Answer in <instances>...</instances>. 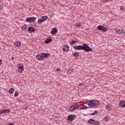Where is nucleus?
Masks as SVG:
<instances>
[{
	"label": "nucleus",
	"mask_w": 125,
	"mask_h": 125,
	"mask_svg": "<svg viewBox=\"0 0 125 125\" xmlns=\"http://www.w3.org/2000/svg\"><path fill=\"white\" fill-rule=\"evenodd\" d=\"M12 59H13V58H12Z\"/></svg>",
	"instance_id": "37"
},
{
	"label": "nucleus",
	"mask_w": 125,
	"mask_h": 125,
	"mask_svg": "<svg viewBox=\"0 0 125 125\" xmlns=\"http://www.w3.org/2000/svg\"><path fill=\"white\" fill-rule=\"evenodd\" d=\"M106 110H112V108L111 107V105L110 104H107L105 107Z\"/></svg>",
	"instance_id": "23"
},
{
	"label": "nucleus",
	"mask_w": 125,
	"mask_h": 125,
	"mask_svg": "<svg viewBox=\"0 0 125 125\" xmlns=\"http://www.w3.org/2000/svg\"><path fill=\"white\" fill-rule=\"evenodd\" d=\"M86 105L91 107V108H95L96 106H98L100 103L99 101L95 99L90 100L86 102Z\"/></svg>",
	"instance_id": "2"
},
{
	"label": "nucleus",
	"mask_w": 125,
	"mask_h": 125,
	"mask_svg": "<svg viewBox=\"0 0 125 125\" xmlns=\"http://www.w3.org/2000/svg\"><path fill=\"white\" fill-rule=\"evenodd\" d=\"M41 19L43 21V22H45V21H46V20L48 19V17H47V16H42Z\"/></svg>",
	"instance_id": "19"
},
{
	"label": "nucleus",
	"mask_w": 125,
	"mask_h": 125,
	"mask_svg": "<svg viewBox=\"0 0 125 125\" xmlns=\"http://www.w3.org/2000/svg\"><path fill=\"white\" fill-rule=\"evenodd\" d=\"M62 50H63L64 52H68V51H69V45H68V44L63 45Z\"/></svg>",
	"instance_id": "10"
},
{
	"label": "nucleus",
	"mask_w": 125,
	"mask_h": 125,
	"mask_svg": "<svg viewBox=\"0 0 125 125\" xmlns=\"http://www.w3.org/2000/svg\"><path fill=\"white\" fill-rule=\"evenodd\" d=\"M18 68L19 73H23V72H24V67H23L22 63H18Z\"/></svg>",
	"instance_id": "6"
},
{
	"label": "nucleus",
	"mask_w": 125,
	"mask_h": 125,
	"mask_svg": "<svg viewBox=\"0 0 125 125\" xmlns=\"http://www.w3.org/2000/svg\"><path fill=\"white\" fill-rule=\"evenodd\" d=\"M104 120L105 123H108V121H110V116H107L104 118Z\"/></svg>",
	"instance_id": "18"
},
{
	"label": "nucleus",
	"mask_w": 125,
	"mask_h": 125,
	"mask_svg": "<svg viewBox=\"0 0 125 125\" xmlns=\"http://www.w3.org/2000/svg\"><path fill=\"white\" fill-rule=\"evenodd\" d=\"M50 54L49 53H42L41 54H38L36 56V58L37 60H40L42 61V60H44L45 58H48V56H50Z\"/></svg>",
	"instance_id": "3"
},
{
	"label": "nucleus",
	"mask_w": 125,
	"mask_h": 125,
	"mask_svg": "<svg viewBox=\"0 0 125 125\" xmlns=\"http://www.w3.org/2000/svg\"><path fill=\"white\" fill-rule=\"evenodd\" d=\"M76 26H77V27H79V28H80L82 26V24H81V23H78L76 24Z\"/></svg>",
	"instance_id": "31"
},
{
	"label": "nucleus",
	"mask_w": 125,
	"mask_h": 125,
	"mask_svg": "<svg viewBox=\"0 0 125 125\" xmlns=\"http://www.w3.org/2000/svg\"><path fill=\"white\" fill-rule=\"evenodd\" d=\"M27 31L29 33V34H32L33 32H35V27L33 26H30L28 29Z\"/></svg>",
	"instance_id": "11"
},
{
	"label": "nucleus",
	"mask_w": 125,
	"mask_h": 125,
	"mask_svg": "<svg viewBox=\"0 0 125 125\" xmlns=\"http://www.w3.org/2000/svg\"><path fill=\"white\" fill-rule=\"evenodd\" d=\"M87 123L88 124H89L90 125H93V124H94V123H95V120L92 119H89L87 121Z\"/></svg>",
	"instance_id": "13"
},
{
	"label": "nucleus",
	"mask_w": 125,
	"mask_h": 125,
	"mask_svg": "<svg viewBox=\"0 0 125 125\" xmlns=\"http://www.w3.org/2000/svg\"><path fill=\"white\" fill-rule=\"evenodd\" d=\"M116 33L118 34V35H122L124 33V30H121V29H118L117 31H116Z\"/></svg>",
	"instance_id": "17"
},
{
	"label": "nucleus",
	"mask_w": 125,
	"mask_h": 125,
	"mask_svg": "<svg viewBox=\"0 0 125 125\" xmlns=\"http://www.w3.org/2000/svg\"><path fill=\"white\" fill-rule=\"evenodd\" d=\"M120 10H123V11H125V6H121Z\"/></svg>",
	"instance_id": "28"
},
{
	"label": "nucleus",
	"mask_w": 125,
	"mask_h": 125,
	"mask_svg": "<svg viewBox=\"0 0 125 125\" xmlns=\"http://www.w3.org/2000/svg\"><path fill=\"white\" fill-rule=\"evenodd\" d=\"M76 42H77V41H72L70 42V44H71V45H73V44H75V43H76Z\"/></svg>",
	"instance_id": "26"
},
{
	"label": "nucleus",
	"mask_w": 125,
	"mask_h": 125,
	"mask_svg": "<svg viewBox=\"0 0 125 125\" xmlns=\"http://www.w3.org/2000/svg\"><path fill=\"white\" fill-rule=\"evenodd\" d=\"M14 90L15 89L13 88H10L9 90V92L10 94H13V93H14Z\"/></svg>",
	"instance_id": "21"
},
{
	"label": "nucleus",
	"mask_w": 125,
	"mask_h": 125,
	"mask_svg": "<svg viewBox=\"0 0 125 125\" xmlns=\"http://www.w3.org/2000/svg\"><path fill=\"white\" fill-rule=\"evenodd\" d=\"M119 104L120 105V107H122V108H125V101H121Z\"/></svg>",
	"instance_id": "15"
},
{
	"label": "nucleus",
	"mask_w": 125,
	"mask_h": 125,
	"mask_svg": "<svg viewBox=\"0 0 125 125\" xmlns=\"http://www.w3.org/2000/svg\"><path fill=\"white\" fill-rule=\"evenodd\" d=\"M1 60H0V65H1Z\"/></svg>",
	"instance_id": "34"
},
{
	"label": "nucleus",
	"mask_w": 125,
	"mask_h": 125,
	"mask_svg": "<svg viewBox=\"0 0 125 125\" xmlns=\"http://www.w3.org/2000/svg\"><path fill=\"white\" fill-rule=\"evenodd\" d=\"M59 70H60V69H59V68L57 69V71H59Z\"/></svg>",
	"instance_id": "35"
},
{
	"label": "nucleus",
	"mask_w": 125,
	"mask_h": 125,
	"mask_svg": "<svg viewBox=\"0 0 125 125\" xmlns=\"http://www.w3.org/2000/svg\"><path fill=\"white\" fill-rule=\"evenodd\" d=\"M26 109H27V107H25V110H26Z\"/></svg>",
	"instance_id": "36"
},
{
	"label": "nucleus",
	"mask_w": 125,
	"mask_h": 125,
	"mask_svg": "<svg viewBox=\"0 0 125 125\" xmlns=\"http://www.w3.org/2000/svg\"><path fill=\"white\" fill-rule=\"evenodd\" d=\"M108 0H103V2H107Z\"/></svg>",
	"instance_id": "32"
},
{
	"label": "nucleus",
	"mask_w": 125,
	"mask_h": 125,
	"mask_svg": "<svg viewBox=\"0 0 125 125\" xmlns=\"http://www.w3.org/2000/svg\"><path fill=\"white\" fill-rule=\"evenodd\" d=\"M24 30H26L27 29V26L26 25H24V26H22L21 27V29L22 30H24Z\"/></svg>",
	"instance_id": "29"
},
{
	"label": "nucleus",
	"mask_w": 125,
	"mask_h": 125,
	"mask_svg": "<svg viewBox=\"0 0 125 125\" xmlns=\"http://www.w3.org/2000/svg\"><path fill=\"white\" fill-rule=\"evenodd\" d=\"M97 29L99 30V31H102V32H104V33H106V31L108 30L107 28L104 27L102 25H99Z\"/></svg>",
	"instance_id": "8"
},
{
	"label": "nucleus",
	"mask_w": 125,
	"mask_h": 125,
	"mask_svg": "<svg viewBox=\"0 0 125 125\" xmlns=\"http://www.w3.org/2000/svg\"><path fill=\"white\" fill-rule=\"evenodd\" d=\"M78 109V104L76 105H73L70 106L68 110L69 112H74V111H75V110H77Z\"/></svg>",
	"instance_id": "7"
},
{
	"label": "nucleus",
	"mask_w": 125,
	"mask_h": 125,
	"mask_svg": "<svg viewBox=\"0 0 125 125\" xmlns=\"http://www.w3.org/2000/svg\"><path fill=\"white\" fill-rule=\"evenodd\" d=\"M94 125H100V124L99 123V122H95V123H94Z\"/></svg>",
	"instance_id": "30"
},
{
	"label": "nucleus",
	"mask_w": 125,
	"mask_h": 125,
	"mask_svg": "<svg viewBox=\"0 0 125 125\" xmlns=\"http://www.w3.org/2000/svg\"><path fill=\"white\" fill-rule=\"evenodd\" d=\"M15 45L17 47H20V46H21V43L17 41L15 43Z\"/></svg>",
	"instance_id": "20"
},
{
	"label": "nucleus",
	"mask_w": 125,
	"mask_h": 125,
	"mask_svg": "<svg viewBox=\"0 0 125 125\" xmlns=\"http://www.w3.org/2000/svg\"><path fill=\"white\" fill-rule=\"evenodd\" d=\"M51 34L54 36L56 34H57V29H56V28L54 27L53 28L51 31Z\"/></svg>",
	"instance_id": "12"
},
{
	"label": "nucleus",
	"mask_w": 125,
	"mask_h": 125,
	"mask_svg": "<svg viewBox=\"0 0 125 125\" xmlns=\"http://www.w3.org/2000/svg\"><path fill=\"white\" fill-rule=\"evenodd\" d=\"M77 115L75 114H69L67 116V121L69 123H72L76 119Z\"/></svg>",
	"instance_id": "4"
},
{
	"label": "nucleus",
	"mask_w": 125,
	"mask_h": 125,
	"mask_svg": "<svg viewBox=\"0 0 125 125\" xmlns=\"http://www.w3.org/2000/svg\"><path fill=\"white\" fill-rule=\"evenodd\" d=\"M38 22L39 24H42L43 21L42 20V18H40L38 20Z\"/></svg>",
	"instance_id": "24"
},
{
	"label": "nucleus",
	"mask_w": 125,
	"mask_h": 125,
	"mask_svg": "<svg viewBox=\"0 0 125 125\" xmlns=\"http://www.w3.org/2000/svg\"><path fill=\"white\" fill-rule=\"evenodd\" d=\"M36 20L37 18L35 17H28L26 19V22H27L28 23H34Z\"/></svg>",
	"instance_id": "5"
},
{
	"label": "nucleus",
	"mask_w": 125,
	"mask_h": 125,
	"mask_svg": "<svg viewBox=\"0 0 125 125\" xmlns=\"http://www.w3.org/2000/svg\"><path fill=\"white\" fill-rule=\"evenodd\" d=\"M74 49H77V50H84V51H91L92 50V48L89 47L88 45L86 43H83L82 45H76L73 46Z\"/></svg>",
	"instance_id": "1"
},
{
	"label": "nucleus",
	"mask_w": 125,
	"mask_h": 125,
	"mask_svg": "<svg viewBox=\"0 0 125 125\" xmlns=\"http://www.w3.org/2000/svg\"><path fill=\"white\" fill-rule=\"evenodd\" d=\"M52 42V39H50V37L49 38H47V39L44 41L45 43L46 44H48V43H50Z\"/></svg>",
	"instance_id": "14"
},
{
	"label": "nucleus",
	"mask_w": 125,
	"mask_h": 125,
	"mask_svg": "<svg viewBox=\"0 0 125 125\" xmlns=\"http://www.w3.org/2000/svg\"><path fill=\"white\" fill-rule=\"evenodd\" d=\"M78 110H84L87 109V106L84 105L83 104L77 105Z\"/></svg>",
	"instance_id": "9"
},
{
	"label": "nucleus",
	"mask_w": 125,
	"mask_h": 125,
	"mask_svg": "<svg viewBox=\"0 0 125 125\" xmlns=\"http://www.w3.org/2000/svg\"><path fill=\"white\" fill-rule=\"evenodd\" d=\"M72 55L73 56H75L76 57H77V56H80V52H74L73 53Z\"/></svg>",
	"instance_id": "22"
},
{
	"label": "nucleus",
	"mask_w": 125,
	"mask_h": 125,
	"mask_svg": "<svg viewBox=\"0 0 125 125\" xmlns=\"http://www.w3.org/2000/svg\"><path fill=\"white\" fill-rule=\"evenodd\" d=\"M98 113V111H95L94 112H93L92 113H91L90 115L91 116H93L94 115H96Z\"/></svg>",
	"instance_id": "25"
},
{
	"label": "nucleus",
	"mask_w": 125,
	"mask_h": 125,
	"mask_svg": "<svg viewBox=\"0 0 125 125\" xmlns=\"http://www.w3.org/2000/svg\"><path fill=\"white\" fill-rule=\"evenodd\" d=\"M19 95L18 91H15V94H14V97H17V96Z\"/></svg>",
	"instance_id": "27"
},
{
	"label": "nucleus",
	"mask_w": 125,
	"mask_h": 125,
	"mask_svg": "<svg viewBox=\"0 0 125 125\" xmlns=\"http://www.w3.org/2000/svg\"><path fill=\"white\" fill-rule=\"evenodd\" d=\"M9 113V110L8 109H4L3 111L0 112V114L2 115V114H8Z\"/></svg>",
	"instance_id": "16"
},
{
	"label": "nucleus",
	"mask_w": 125,
	"mask_h": 125,
	"mask_svg": "<svg viewBox=\"0 0 125 125\" xmlns=\"http://www.w3.org/2000/svg\"><path fill=\"white\" fill-rule=\"evenodd\" d=\"M0 10H2V6H0Z\"/></svg>",
	"instance_id": "33"
}]
</instances>
